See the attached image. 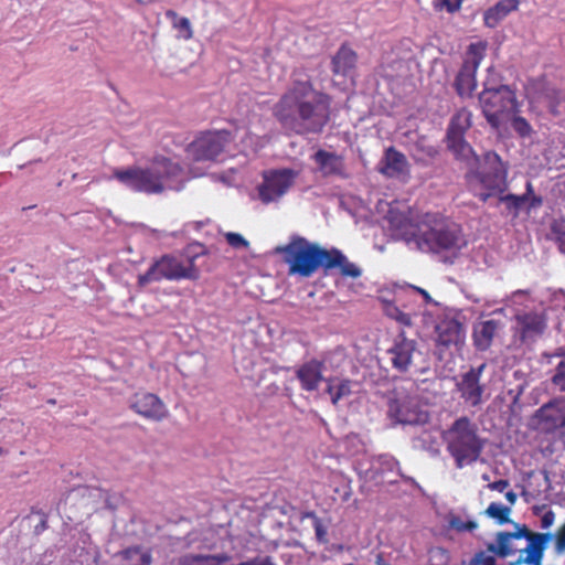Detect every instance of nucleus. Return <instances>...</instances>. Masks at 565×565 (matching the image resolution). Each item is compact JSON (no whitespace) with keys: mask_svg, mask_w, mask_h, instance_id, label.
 I'll return each instance as SVG.
<instances>
[{"mask_svg":"<svg viewBox=\"0 0 565 565\" xmlns=\"http://www.w3.org/2000/svg\"><path fill=\"white\" fill-rule=\"evenodd\" d=\"M375 212L394 234L425 252H456L466 245L459 227L438 214H419L405 203L380 200Z\"/></svg>","mask_w":565,"mask_h":565,"instance_id":"1","label":"nucleus"},{"mask_svg":"<svg viewBox=\"0 0 565 565\" xmlns=\"http://www.w3.org/2000/svg\"><path fill=\"white\" fill-rule=\"evenodd\" d=\"M470 117L466 109L459 110L452 117L447 135L449 149L459 159L478 162V167L471 172V184L482 200L499 196L509 207L518 210L524 203V198L502 196L507 189V169L499 156L488 152L479 162L473 157L470 146L463 140V132L470 127Z\"/></svg>","mask_w":565,"mask_h":565,"instance_id":"2","label":"nucleus"},{"mask_svg":"<svg viewBox=\"0 0 565 565\" xmlns=\"http://www.w3.org/2000/svg\"><path fill=\"white\" fill-rule=\"evenodd\" d=\"M275 115L291 129L316 131L327 120V102L310 85L301 83L281 98Z\"/></svg>","mask_w":565,"mask_h":565,"instance_id":"3","label":"nucleus"},{"mask_svg":"<svg viewBox=\"0 0 565 565\" xmlns=\"http://www.w3.org/2000/svg\"><path fill=\"white\" fill-rule=\"evenodd\" d=\"M115 178L125 186L146 193L179 190L185 181L179 163L167 158H158L146 167L118 170Z\"/></svg>","mask_w":565,"mask_h":565,"instance_id":"4","label":"nucleus"},{"mask_svg":"<svg viewBox=\"0 0 565 565\" xmlns=\"http://www.w3.org/2000/svg\"><path fill=\"white\" fill-rule=\"evenodd\" d=\"M274 253L282 256L284 262L289 266L290 275L301 277H309L319 267H324L329 257L328 249L320 248L303 238H295L287 245L277 246Z\"/></svg>","mask_w":565,"mask_h":565,"instance_id":"5","label":"nucleus"},{"mask_svg":"<svg viewBox=\"0 0 565 565\" xmlns=\"http://www.w3.org/2000/svg\"><path fill=\"white\" fill-rule=\"evenodd\" d=\"M448 449L454 456L457 467L461 468L476 461L482 448L477 428L468 419L460 418L446 433Z\"/></svg>","mask_w":565,"mask_h":565,"instance_id":"6","label":"nucleus"},{"mask_svg":"<svg viewBox=\"0 0 565 565\" xmlns=\"http://www.w3.org/2000/svg\"><path fill=\"white\" fill-rule=\"evenodd\" d=\"M199 277L200 269L195 266L194 258L183 260L175 256L166 255L157 260L146 274L138 277V284L140 287H145L162 278L196 280Z\"/></svg>","mask_w":565,"mask_h":565,"instance_id":"7","label":"nucleus"},{"mask_svg":"<svg viewBox=\"0 0 565 565\" xmlns=\"http://www.w3.org/2000/svg\"><path fill=\"white\" fill-rule=\"evenodd\" d=\"M479 100L487 120L495 128L516 109L515 95L508 86L486 88Z\"/></svg>","mask_w":565,"mask_h":565,"instance_id":"8","label":"nucleus"},{"mask_svg":"<svg viewBox=\"0 0 565 565\" xmlns=\"http://www.w3.org/2000/svg\"><path fill=\"white\" fill-rule=\"evenodd\" d=\"M298 172L290 169L270 170L264 173L257 188V198L263 203L277 202L295 184Z\"/></svg>","mask_w":565,"mask_h":565,"instance_id":"9","label":"nucleus"},{"mask_svg":"<svg viewBox=\"0 0 565 565\" xmlns=\"http://www.w3.org/2000/svg\"><path fill=\"white\" fill-rule=\"evenodd\" d=\"M487 44L477 42L469 45L463 65L456 78V89L461 97L471 96L476 89V72L486 53Z\"/></svg>","mask_w":565,"mask_h":565,"instance_id":"10","label":"nucleus"},{"mask_svg":"<svg viewBox=\"0 0 565 565\" xmlns=\"http://www.w3.org/2000/svg\"><path fill=\"white\" fill-rule=\"evenodd\" d=\"M228 137L226 131L203 134L189 145L188 156L194 162L213 160L223 151Z\"/></svg>","mask_w":565,"mask_h":565,"instance_id":"11","label":"nucleus"},{"mask_svg":"<svg viewBox=\"0 0 565 565\" xmlns=\"http://www.w3.org/2000/svg\"><path fill=\"white\" fill-rule=\"evenodd\" d=\"M444 319L436 323L437 341L443 345L459 344L463 341L465 330L451 311L444 312Z\"/></svg>","mask_w":565,"mask_h":565,"instance_id":"12","label":"nucleus"},{"mask_svg":"<svg viewBox=\"0 0 565 565\" xmlns=\"http://www.w3.org/2000/svg\"><path fill=\"white\" fill-rule=\"evenodd\" d=\"M131 407L141 416L154 420L167 416L163 403L151 393H137L131 399Z\"/></svg>","mask_w":565,"mask_h":565,"instance_id":"13","label":"nucleus"},{"mask_svg":"<svg viewBox=\"0 0 565 565\" xmlns=\"http://www.w3.org/2000/svg\"><path fill=\"white\" fill-rule=\"evenodd\" d=\"M256 130L257 128L252 122L235 128L232 140L242 152L254 153L266 143V138L259 137Z\"/></svg>","mask_w":565,"mask_h":565,"instance_id":"14","label":"nucleus"},{"mask_svg":"<svg viewBox=\"0 0 565 565\" xmlns=\"http://www.w3.org/2000/svg\"><path fill=\"white\" fill-rule=\"evenodd\" d=\"M388 354L393 365L399 371H405L420 353L413 340L401 338Z\"/></svg>","mask_w":565,"mask_h":565,"instance_id":"15","label":"nucleus"},{"mask_svg":"<svg viewBox=\"0 0 565 565\" xmlns=\"http://www.w3.org/2000/svg\"><path fill=\"white\" fill-rule=\"evenodd\" d=\"M458 390L468 403L471 405L479 404L482 397V387L479 385V372L470 371L462 375L458 383Z\"/></svg>","mask_w":565,"mask_h":565,"instance_id":"16","label":"nucleus"},{"mask_svg":"<svg viewBox=\"0 0 565 565\" xmlns=\"http://www.w3.org/2000/svg\"><path fill=\"white\" fill-rule=\"evenodd\" d=\"M380 171L387 177H404L408 171L405 157L395 150H387L381 162Z\"/></svg>","mask_w":565,"mask_h":565,"instance_id":"17","label":"nucleus"},{"mask_svg":"<svg viewBox=\"0 0 565 565\" xmlns=\"http://www.w3.org/2000/svg\"><path fill=\"white\" fill-rule=\"evenodd\" d=\"M519 8V0H500L483 14L484 24L495 28L505 17Z\"/></svg>","mask_w":565,"mask_h":565,"instance_id":"18","label":"nucleus"},{"mask_svg":"<svg viewBox=\"0 0 565 565\" xmlns=\"http://www.w3.org/2000/svg\"><path fill=\"white\" fill-rule=\"evenodd\" d=\"M313 160L322 175L341 174L343 171L342 159L333 152L319 150L315 153Z\"/></svg>","mask_w":565,"mask_h":565,"instance_id":"19","label":"nucleus"},{"mask_svg":"<svg viewBox=\"0 0 565 565\" xmlns=\"http://www.w3.org/2000/svg\"><path fill=\"white\" fill-rule=\"evenodd\" d=\"M518 326L521 338L525 341L541 334L544 330L545 323L542 316L534 313L518 316Z\"/></svg>","mask_w":565,"mask_h":565,"instance_id":"20","label":"nucleus"},{"mask_svg":"<svg viewBox=\"0 0 565 565\" xmlns=\"http://www.w3.org/2000/svg\"><path fill=\"white\" fill-rule=\"evenodd\" d=\"M390 412L399 423L403 424H423L428 419L426 412L417 409L409 404H404L402 406L392 404L390 406Z\"/></svg>","mask_w":565,"mask_h":565,"instance_id":"21","label":"nucleus"},{"mask_svg":"<svg viewBox=\"0 0 565 565\" xmlns=\"http://www.w3.org/2000/svg\"><path fill=\"white\" fill-rule=\"evenodd\" d=\"M558 92L551 84L545 81L531 82L526 86V95L532 100L544 102L546 106H552L553 100L556 98Z\"/></svg>","mask_w":565,"mask_h":565,"instance_id":"22","label":"nucleus"},{"mask_svg":"<svg viewBox=\"0 0 565 565\" xmlns=\"http://www.w3.org/2000/svg\"><path fill=\"white\" fill-rule=\"evenodd\" d=\"M297 375L305 390H316L322 380L321 363L310 361L298 370Z\"/></svg>","mask_w":565,"mask_h":565,"instance_id":"23","label":"nucleus"},{"mask_svg":"<svg viewBox=\"0 0 565 565\" xmlns=\"http://www.w3.org/2000/svg\"><path fill=\"white\" fill-rule=\"evenodd\" d=\"M329 257L326 260V268L340 267L341 273L345 276L356 278L361 275V270L354 264L350 263L345 256L337 249L328 250Z\"/></svg>","mask_w":565,"mask_h":565,"instance_id":"24","label":"nucleus"},{"mask_svg":"<svg viewBox=\"0 0 565 565\" xmlns=\"http://www.w3.org/2000/svg\"><path fill=\"white\" fill-rule=\"evenodd\" d=\"M497 329L498 324L493 320L482 321L476 324L473 337L477 347L481 350L487 349L490 345Z\"/></svg>","mask_w":565,"mask_h":565,"instance_id":"25","label":"nucleus"},{"mask_svg":"<svg viewBox=\"0 0 565 565\" xmlns=\"http://www.w3.org/2000/svg\"><path fill=\"white\" fill-rule=\"evenodd\" d=\"M118 565H150L151 558L147 551L129 548L118 556Z\"/></svg>","mask_w":565,"mask_h":565,"instance_id":"26","label":"nucleus"},{"mask_svg":"<svg viewBox=\"0 0 565 565\" xmlns=\"http://www.w3.org/2000/svg\"><path fill=\"white\" fill-rule=\"evenodd\" d=\"M355 64V54L348 47H342L333 58V68L337 73L347 74Z\"/></svg>","mask_w":565,"mask_h":565,"instance_id":"27","label":"nucleus"},{"mask_svg":"<svg viewBox=\"0 0 565 565\" xmlns=\"http://www.w3.org/2000/svg\"><path fill=\"white\" fill-rule=\"evenodd\" d=\"M225 555H190L181 561V565H226Z\"/></svg>","mask_w":565,"mask_h":565,"instance_id":"28","label":"nucleus"},{"mask_svg":"<svg viewBox=\"0 0 565 565\" xmlns=\"http://www.w3.org/2000/svg\"><path fill=\"white\" fill-rule=\"evenodd\" d=\"M328 393L333 404L351 394V382L349 381H331L328 384Z\"/></svg>","mask_w":565,"mask_h":565,"instance_id":"29","label":"nucleus"},{"mask_svg":"<svg viewBox=\"0 0 565 565\" xmlns=\"http://www.w3.org/2000/svg\"><path fill=\"white\" fill-rule=\"evenodd\" d=\"M167 15L171 19L173 28L178 31V36L183 40H190L193 35L189 19L179 17L177 13L169 11Z\"/></svg>","mask_w":565,"mask_h":565,"instance_id":"30","label":"nucleus"},{"mask_svg":"<svg viewBox=\"0 0 565 565\" xmlns=\"http://www.w3.org/2000/svg\"><path fill=\"white\" fill-rule=\"evenodd\" d=\"M383 303V310L385 315L388 318H392L399 322L403 326H409L411 324V317L409 315L403 312L397 306H395L391 300H387L385 298L381 299Z\"/></svg>","mask_w":565,"mask_h":565,"instance_id":"31","label":"nucleus"},{"mask_svg":"<svg viewBox=\"0 0 565 565\" xmlns=\"http://www.w3.org/2000/svg\"><path fill=\"white\" fill-rule=\"evenodd\" d=\"M412 291H415V292H418L423 299H424V302H425V315H428V316H431V315H437L439 312H444V310L441 309L440 307V303L436 300H434L426 290L422 289V288H417V287H411L409 288Z\"/></svg>","mask_w":565,"mask_h":565,"instance_id":"32","label":"nucleus"},{"mask_svg":"<svg viewBox=\"0 0 565 565\" xmlns=\"http://www.w3.org/2000/svg\"><path fill=\"white\" fill-rule=\"evenodd\" d=\"M512 128L521 138H531L534 134L531 125L522 117L514 116L512 118Z\"/></svg>","mask_w":565,"mask_h":565,"instance_id":"33","label":"nucleus"},{"mask_svg":"<svg viewBox=\"0 0 565 565\" xmlns=\"http://www.w3.org/2000/svg\"><path fill=\"white\" fill-rule=\"evenodd\" d=\"M486 512L490 518L497 519L499 522L504 523L509 520L510 508L500 503H491Z\"/></svg>","mask_w":565,"mask_h":565,"instance_id":"34","label":"nucleus"},{"mask_svg":"<svg viewBox=\"0 0 565 565\" xmlns=\"http://www.w3.org/2000/svg\"><path fill=\"white\" fill-rule=\"evenodd\" d=\"M223 236L233 248L247 249L249 247L248 241H246L241 234L226 232Z\"/></svg>","mask_w":565,"mask_h":565,"instance_id":"35","label":"nucleus"},{"mask_svg":"<svg viewBox=\"0 0 565 565\" xmlns=\"http://www.w3.org/2000/svg\"><path fill=\"white\" fill-rule=\"evenodd\" d=\"M553 383L562 391H565V355L557 364L555 375L553 376Z\"/></svg>","mask_w":565,"mask_h":565,"instance_id":"36","label":"nucleus"},{"mask_svg":"<svg viewBox=\"0 0 565 565\" xmlns=\"http://www.w3.org/2000/svg\"><path fill=\"white\" fill-rule=\"evenodd\" d=\"M462 0H435V7L437 9H445L448 12H455L459 10Z\"/></svg>","mask_w":565,"mask_h":565,"instance_id":"37","label":"nucleus"},{"mask_svg":"<svg viewBox=\"0 0 565 565\" xmlns=\"http://www.w3.org/2000/svg\"><path fill=\"white\" fill-rule=\"evenodd\" d=\"M557 550L565 551V525L561 529L557 536Z\"/></svg>","mask_w":565,"mask_h":565,"instance_id":"38","label":"nucleus"},{"mask_svg":"<svg viewBox=\"0 0 565 565\" xmlns=\"http://www.w3.org/2000/svg\"><path fill=\"white\" fill-rule=\"evenodd\" d=\"M509 486L508 481L500 480L489 484V488L502 492Z\"/></svg>","mask_w":565,"mask_h":565,"instance_id":"39","label":"nucleus"},{"mask_svg":"<svg viewBox=\"0 0 565 565\" xmlns=\"http://www.w3.org/2000/svg\"><path fill=\"white\" fill-rule=\"evenodd\" d=\"M554 522V515L553 513H546L544 514V516L542 518V526L544 529H547L550 527Z\"/></svg>","mask_w":565,"mask_h":565,"instance_id":"40","label":"nucleus"},{"mask_svg":"<svg viewBox=\"0 0 565 565\" xmlns=\"http://www.w3.org/2000/svg\"><path fill=\"white\" fill-rule=\"evenodd\" d=\"M552 418H553L554 425L556 427L565 426V414H562L557 417H552Z\"/></svg>","mask_w":565,"mask_h":565,"instance_id":"41","label":"nucleus"},{"mask_svg":"<svg viewBox=\"0 0 565 565\" xmlns=\"http://www.w3.org/2000/svg\"><path fill=\"white\" fill-rule=\"evenodd\" d=\"M505 498L507 500L511 503V504H514L515 500H516V494L512 491H509L505 493Z\"/></svg>","mask_w":565,"mask_h":565,"instance_id":"42","label":"nucleus"},{"mask_svg":"<svg viewBox=\"0 0 565 565\" xmlns=\"http://www.w3.org/2000/svg\"><path fill=\"white\" fill-rule=\"evenodd\" d=\"M221 181L224 182L225 184L227 185H231L234 183V180L232 179V177H225V175H222L221 177Z\"/></svg>","mask_w":565,"mask_h":565,"instance_id":"43","label":"nucleus"},{"mask_svg":"<svg viewBox=\"0 0 565 565\" xmlns=\"http://www.w3.org/2000/svg\"><path fill=\"white\" fill-rule=\"evenodd\" d=\"M254 563L255 565H273L267 558L257 559Z\"/></svg>","mask_w":565,"mask_h":565,"instance_id":"44","label":"nucleus"},{"mask_svg":"<svg viewBox=\"0 0 565 565\" xmlns=\"http://www.w3.org/2000/svg\"><path fill=\"white\" fill-rule=\"evenodd\" d=\"M476 527V524L472 523V522H469L468 524H466L465 526H458V529H467V530H472Z\"/></svg>","mask_w":565,"mask_h":565,"instance_id":"45","label":"nucleus"},{"mask_svg":"<svg viewBox=\"0 0 565 565\" xmlns=\"http://www.w3.org/2000/svg\"><path fill=\"white\" fill-rule=\"evenodd\" d=\"M191 173H192V175H193V177H199V175H201V174H202V172H201V171H196V170H194V169L191 171Z\"/></svg>","mask_w":565,"mask_h":565,"instance_id":"46","label":"nucleus"},{"mask_svg":"<svg viewBox=\"0 0 565 565\" xmlns=\"http://www.w3.org/2000/svg\"><path fill=\"white\" fill-rule=\"evenodd\" d=\"M387 463H390V465H395V462H393V460H392V459H387Z\"/></svg>","mask_w":565,"mask_h":565,"instance_id":"47","label":"nucleus"}]
</instances>
